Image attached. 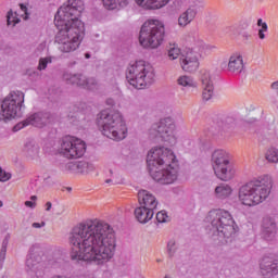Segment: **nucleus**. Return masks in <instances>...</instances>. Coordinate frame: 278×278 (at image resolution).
<instances>
[{"label":"nucleus","instance_id":"obj_28","mask_svg":"<svg viewBox=\"0 0 278 278\" xmlns=\"http://www.w3.org/2000/svg\"><path fill=\"white\" fill-rule=\"evenodd\" d=\"M101 2L105 10H118L129 4V0H101Z\"/></svg>","mask_w":278,"mask_h":278},{"label":"nucleus","instance_id":"obj_38","mask_svg":"<svg viewBox=\"0 0 278 278\" xmlns=\"http://www.w3.org/2000/svg\"><path fill=\"white\" fill-rule=\"evenodd\" d=\"M8 249L5 248V245L2 247L1 252H0V257L2 260H5V253H7Z\"/></svg>","mask_w":278,"mask_h":278},{"label":"nucleus","instance_id":"obj_27","mask_svg":"<svg viewBox=\"0 0 278 278\" xmlns=\"http://www.w3.org/2000/svg\"><path fill=\"white\" fill-rule=\"evenodd\" d=\"M233 189L227 184H220L215 188V197L217 199H228L231 197Z\"/></svg>","mask_w":278,"mask_h":278},{"label":"nucleus","instance_id":"obj_49","mask_svg":"<svg viewBox=\"0 0 278 278\" xmlns=\"http://www.w3.org/2000/svg\"><path fill=\"white\" fill-rule=\"evenodd\" d=\"M165 278H170V277H168V276H165Z\"/></svg>","mask_w":278,"mask_h":278},{"label":"nucleus","instance_id":"obj_22","mask_svg":"<svg viewBox=\"0 0 278 278\" xmlns=\"http://www.w3.org/2000/svg\"><path fill=\"white\" fill-rule=\"evenodd\" d=\"M194 18H197V10L194 8H188L178 16V26L186 29Z\"/></svg>","mask_w":278,"mask_h":278},{"label":"nucleus","instance_id":"obj_16","mask_svg":"<svg viewBox=\"0 0 278 278\" xmlns=\"http://www.w3.org/2000/svg\"><path fill=\"white\" fill-rule=\"evenodd\" d=\"M21 18H23V21H27V18H29V13L27 12V7L25 4H20L18 11H9L7 15L8 25H12V27H14L21 23Z\"/></svg>","mask_w":278,"mask_h":278},{"label":"nucleus","instance_id":"obj_11","mask_svg":"<svg viewBox=\"0 0 278 278\" xmlns=\"http://www.w3.org/2000/svg\"><path fill=\"white\" fill-rule=\"evenodd\" d=\"M25 103V93L23 91H11L7 98L2 101L1 110L2 116L7 121L16 118Z\"/></svg>","mask_w":278,"mask_h":278},{"label":"nucleus","instance_id":"obj_3","mask_svg":"<svg viewBox=\"0 0 278 278\" xmlns=\"http://www.w3.org/2000/svg\"><path fill=\"white\" fill-rule=\"evenodd\" d=\"M149 173L159 184H175L179 175V164L173 150L164 147L152 148L147 155Z\"/></svg>","mask_w":278,"mask_h":278},{"label":"nucleus","instance_id":"obj_32","mask_svg":"<svg viewBox=\"0 0 278 278\" xmlns=\"http://www.w3.org/2000/svg\"><path fill=\"white\" fill-rule=\"evenodd\" d=\"M10 179H12V174L0 167V181H10Z\"/></svg>","mask_w":278,"mask_h":278},{"label":"nucleus","instance_id":"obj_20","mask_svg":"<svg viewBox=\"0 0 278 278\" xmlns=\"http://www.w3.org/2000/svg\"><path fill=\"white\" fill-rule=\"evenodd\" d=\"M139 203L143 207H148L150 210H155L157 207V200L155 197L147 190H141L138 192Z\"/></svg>","mask_w":278,"mask_h":278},{"label":"nucleus","instance_id":"obj_41","mask_svg":"<svg viewBox=\"0 0 278 278\" xmlns=\"http://www.w3.org/2000/svg\"><path fill=\"white\" fill-rule=\"evenodd\" d=\"M51 207H52L51 202H47V203H46V211H47V212L51 211Z\"/></svg>","mask_w":278,"mask_h":278},{"label":"nucleus","instance_id":"obj_14","mask_svg":"<svg viewBox=\"0 0 278 278\" xmlns=\"http://www.w3.org/2000/svg\"><path fill=\"white\" fill-rule=\"evenodd\" d=\"M199 81L202 86V99L210 101L214 97V81L212 80V73L208 70H201L199 72Z\"/></svg>","mask_w":278,"mask_h":278},{"label":"nucleus","instance_id":"obj_40","mask_svg":"<svg viewBox=\"0 0 278 278\" xmlns=\"http://www.w3.org/2000/svg\"><path fill=\"white\" fill-rule=\"evenodd\" d=\"M271 90H275L278 93V81L271 84Z\"/></svg>","mask_w":278,"mask_h":278},{"label":"nucleus","instance_id":"obj_2","mask_svg":"<svg viewBox=\"0 0 278 278\" xmlns=\"http://www.w3.org/2000/svg\"><path fill=\"white\" fill-rule=\"evenodd\" d=\"M86 7L84 0H67L56 12L54 25L58 29L54 45L61 53L77 51L86 36V23L81 21Z\"/></svg>","mask_w":278,"mask_h":278},{"label":"nucleus","instance_id":"obj_43","mask_svg":"<svg viewBox=\"0 0 278 278\" xmlns=\"http://www.w3.org/2000/svg\"><path fill=\"white\" fill-rule=\"evenodd\" d=\"M200 47L203 49L205 47V43L203 41H199Z\"/></svg>","mask_w":278,"mask_h":278},{"label":"nucleus","instance_id":"obj_9","mask_svg":"<svg viewBox=\"0 0 278 278\" xmlns=\"http://www.w3.org/2000/svg\"><path fill=\"white\" fill-rule=\"evenodd\" d=\"M215 177L220 181H231L236 177V167L231 164V155L223 149L215 150L211 157Z\"/></svg>","mask_w":278,"mask_h":278},{"label":"nucleus","instance_id":"obj_1","mask_svg":"<svg viewBox=\"0 0 278 278\" xmlns=\"http://www.w3.org/2000/svg\"><path fill=\"white\" fill-rule=\"evenodd\" d=\"M71 260L108 264L116 252V235L108 223L93 220L76 225L68 237Z\"/></svg>","mask_w":278,"mask_h":278},{"label":"nucleus","instance_id":"obj_24","mask_svg":"<svg viewBox=\"0 0 278 278\" xmlns=\"http://www.w3.org/2000/svg\"><path fill=\"white\" fill-rule=\"evenodd\" d=\"M153 208L147 206H139L135 210V218L138 223L147 224L153 218Z\"/></svg>","mask_w":278,"mask_h":278},{"label":"nucleus","instance_id":"obj_44","mask_svg":"<svg viewBox=\"0 0 278 278\" xmlns=\"http://www.w3.org/2000/svg\"><path fill=\"white\" fill-rule=\"evenodd\" d=\"M85 58L88 60V59H90V54L89 53H86L85 54Z\"/></svg>","mask_w":278,"mask_h":278},{"label":"nucleus","instance_id":"obj_18","mask_svg":"<svg viewBox=\"0 0 278 278\" xmlns=\"http://www.w3.org/2000/svg\"><path fill=\"white\" fill-rule=\"evenodd\" d=\"M65 79L68 81V84H73L75 86H81L83 88H87V90H92V86L97 84L94 78L87 79L84 75H73L71 78L68 76H65Z\"/></svg>","mask_w":278,"mask_h":278},{"label":"nucleus","instance_id":"obj_8","mask_svg":"<svg viewBox=\"0 0 278 278\" xmlns=\"http://www.w3.org/2000/svg\"><path fill=\"white\" fill-rule=\"evenodd\" d=\"M207 223H211L213 233L219 238H231L236 233V222L231 214L223 210L211 211L206 217Z\"/></svg>","mask_w":278,"mask_h":278},{"label":"nucleus","instance_id":"obj_35","mask_svg":"<svg viewBox=\"0 0 278 278\" xmlns=\"http://www.w3.org/2000/svg\"><path fill=\"white\" fill-rule=\"evenodd\" d=\"M38 197L36 195H31L30 197V201H26L25 205L26 207H30L31 210H34V207H36V201H37Z\"/></svg>","mask_w":278,"mask_h":278},{"label":"nucleus","instance_id":"obj_45","mask_svg":"<svg viewBox=\"0 0 278 278\" xmlns=\"http://www.w3.org/2000/svg\"><path fill=\"white\" fill-rule=\"evenodd\" d=\"M105 184H112V179H106Z\"/></svg>","mask_w":278,"mask_h":278},{"label":"nucleus","instance_id":"obj_31","mask_svg":"<svg viewBox=\"0 0 278 278\" xmlns=\"http://www.w3.org/2000/svg\"><path fill=\"white\" fill-rule=\"evenodd\" d=\"M156 220L157 223H166L168 220V214H166V211H160L156 214Z\"/></svg>","mask_w":278,"mask_h":278},{"label":"nucleus","instance_id":"obj_4","mask_svg":"<svg viewBox=\"0 0 278 278\" xmlns=\"http://www.w3.org/2000/svg\"><path fill=\"white\" fill-rule=\"evenodd\" d=\"M273 185L274 180L270 175H263L245 182L239 188V203L245 207H255L264 203L270 197Z\"/></svg>","mask_w":278,"mask_h":278},{"label":"nucleus","instance_id":"obj_15","mask_svg":"<svg viewBox=\"0 0 278 278\" xmlns=\"http://www.w3.org/2000/svg\"><path fill=\"white\" fill-rule=\"evenodd\" d=\"M199 54L193 50H189L180 58V66L185 73H194L200 66Z\"/></svg>","mask_w":278,"mask_h":278},{"label":"nucleus","instance_id":"obj_6","mask_svg":"<svg viewBox=\"0 0 278 278\" xmlns=\"http://www.w3.org/2000/svg\"><path fill=\"white\" fill-rule=\"evenodd\" d=\"M127 81L132 88L142 90L149 84H153L155 79V70L143 60L136 61L129 64L126 74Z\"/></svg>","mask_w":278,"mask_h":278},{"label":"nucleus","instance_id":"obj_47","mask_svg":"<svg viewBox=\"0 0 278 278\" xmlns=\"http://www.w3.org/2000/svg\"><path fill=\"white\" fill-rule=\"evenodd\" d=\"M110 175H113L114 173L112 170H109Z\"/></svg>","mask_w":278,"mask_h":278},{"label":"nucleus","instance_id":"obj_36","mask_svg":"<svg viewBox=\"0 0 278 278\" xmlns=\"http://www.w3.org/2000/svg\"><path fill=\"white\" fill-rule=\"evenodd\" d=\"M257 27H261V31H268V24L262 18L257 20Z\"/></svg>","mask_w":278,"mask_h":278},{"label":"nucleus","instance_id":"obj_29","mask_svg":"<svg viewBox=\"0 0 278 278\" xmlns=\"http://www.w3.org/2000/svg\"><path fill=\"white\" fill-rule=\"evenodd\" d=\"M265 160H267V162H269V164H278V149L269 148L266 151Z\"/></svg>","mask_w":278,"mask_h":278},{"label":"nucleus","instance_id":"obj_30","mask_svg":"<svg viewBox=\"0 0 278 278\" xmlns=\"http://www.w3.org/2000/svg\"><path fill=\"white\" fill-rule=\"evenodd\" d=\"M167 55L169 60H177V58L181 55V49H179V47H177L176 45H173L169 47Z\"/></svg>","mask_w":278,"mask_h":278},{"label":"nucleus","instance_id":"obj_5","mask_svg":"<svg viewBox=\"0 0 278 278\" xmlns=\"http://www.w3.org/2000/svg\"><path fill=\"white\" fill-rule=\"evenodd\" d=\"M98 125L101 127V134L111 140L121 142L127 138L128 129L125 117L121 112L103 110L99 114Z\"/></svg>","mask_w":278,"mask_h":278},{"label":"nucleus","instance_id":"obj_19","mask_svg":"<svg viewBox=\"0 0 278 278\" xmlns=\"http://www.w3.org/2000/svg\"><path fill=\"white\" fill-rule=\"evenodd\" d=\"M135 3L143 10H162L165 5L170 3V0H135Z\"/></svg>","mask_w":278,"mask_h":278},{"label":"nucleus","instance_id":"obj_23","mask_svg":"<svg viewBox=\"0 0 278 278\" xmlns=\"http://www.w3.org/2000/svg\"><path fill=\"white\" fill-rule=\"evenodd\" d=\"M67 168L72 170V173H78L80 175H88V173H92V170H94V166L86 161L68 163Z\"/></svg>","mask_w":278,"mask_h":278},{"label":"nucleus","instance_id":"obj_34","mask_svg":"<svg viewBox=\"0 0 278 278\" xmlns=\"http://www.w3.org/2000/svg\"><path fill=\"white\" fill-rule=\"evenodd\" d=\"M29 125V122L28 119L26 118L25 121L16 124L14 127H13V131H21V129H24V127H28Z\"/></svg>","mask_w":278,"mask_h":278},{"label":"nucleus","instance_id":"obj_42","mask_svg":"<svg viewBox=\"0 0 278 278\" xmlns=\"http://www.w3.org/2000/svg\"><path fill=\"white\" fill-rule=\"evenodd\" d=\"M106 104H108V105H114V100H113V99L106 100Z\"/></svg>","mask_w":278,"mask_h":278},{"label":"nucleus","instance_id":"obj_46","mask_svg":"<svg viewBox=\"0 0 278 278\" xmlns=\"http://www.w3.org/2000/svg\"><path fill=\"white\" fill-rule=\"evenodd\" d=\"M0 207H3V202L0 200Z\"/></svg>","mask_w":278,"mask_h":278},{"label":"nucleus","instance_id":"obj_13","mask_svg":"<svg viewBox=\"0 0 278 278\" xmlns=\"http://www.w3.org/2000/svg\"><path fill=\"white\" fill-rule=\"evenodd\" d=\"M222 68H226L228 73L240 75L244 71V56L240 52H232L228 56V61L220 63Z\"/></svg>","mask_w":278,"mask_h":278},{"label":"nucleus","instance_id":"obj_12","mask_svg":"<svg viewBox=\"0 0 278 278\" xmlns=\"http://www.w3.org/2000/svg\"><path fill=\"white\" fill-rule=\"evenodd\" d=\"M150 138H159L169 144H175L177 139L175 138V122L170 117L161 119L154 124L150 129Z\"/></svg>","mask_w":278,"mask_h":278},{"label":"nucleus","instance_id":"obj_7","mask_svg":"<svg viewBox=\"0 0 278 278\" xmlns=\"http://www.w3.org/2000/svg\"><path fill=\"white\" fill-rule=\"evenodd\" d=\"M166 27L160 20H148L140 29L139 42L143 49H157L164 42Z\"/></svg>","mask_w":278,"mask_h":278},{"label":"nucleus","instance_id":"obj_39","mask_svg":"<svg viewBox=\"0 0 278 278\" xmlns=\"http://www.w3.org/2000/svg\"><path fill=\"white\" fill-rule=\"evenodd\" d=\"M33 227H34L35 229H40V227H45V222H42L41 224H40V223H34V224H33Z\"/></svg>","mask_w":278,"mask_h":278},{"label":"nucleus","instance_id":"obj_21","mask_svg":"<svg viewBox=\"0 0 278 278\" xmlns=\"http://www.w3.org/2000/svg\"><path fill=\"white\" fill-rule=\"evenodd\" d=\"M263 236L268 241L275 240V236H277V225L270 217L263 219Z\"/></svg>","mask_w":278,"mask_h":278},{"label":"nucleus","instance_id":"obj_26","mask_svg":"<svg viewBox=\"0 0 278 278\" xmlns=\"http://www.w3.org/2000/svg\"><path fill=\"white\" fill-rule=\"evenodd\" d=\"M28 125H33V127L42 128L47 123H49V115L45 113H35L27 117Z\"/></svg>","mask_w":278,"mask_h":278},{"label":"nucleus","instance_id":"obj_10","mask_svg":"<svg viewBox=\"0 0 278 278\" xmlns=\"http://www.w3.org/2000/svg\"><path fill=\"white\" fill-rule=\"evenodd\" d=\"M59 153L67 160H78V157H84L86 154V141L76 137H65L61 140Z\"/></svg>","mask_w":278,"mask_h":278},{"label":"nucleus","instance_id":"obj_17","mask_svg":"<svg viewBox=\"0 0 278 278\" xmlns=\"http://www.w3.org/2000/svg\"><path fill=\"white\" fill-rule=\"evenodd\" d=\"M262 275H277L278 274V261L273 260L270 256H264L261 261Z\"/></svg>","mask_w":278,"mask_h":278},{"label":"nucleus","instance_id":"obj_37","mask_svg":"<svg viewBox=\"0 0 278 278\" xmlns=\"http://www.w3.org/2000/svg\"><path fill=\"white\" fill-rule=\"evenodd\" d=\"M266 31L267 30L258 29V38H260V40H264L266 38Z\"/></svg>","mask_w":278,"mask_h":278},{"label":"nucleus","instance_id":"obj_25","mask_svg":"<svg viewBox=\"0 0 278 278\" xmlns=\"http://www.w3.org/2000/svg\"><path fill=\"white\" fill-rule=\"evenodd\" d=\"M177 84L185 90H198L199 89V83L192 76L181 75L177 78Z\"/></svg>","mask_w":278,"mask_h":278},{"label":"nucleus","instance_id":"obj_33","mask_svg":"<svg viewBox=\"0 0 278 278\" xmlns=\"http://www.w3.org/2000/svg\"><path fill=\"white\" fill-rule=\"evenodd\" d=\"M47 64H51V58L40 59L38 65L39 71H45V68H47Z\"/></svg>","mask_w":278,"mask_h":278},{"label":"nucleus","instance_id":"obj_48","mask_svg":"<svg viewBox=\"0 0 278 278\" xmlns=\"http://www.w3.org/2000/svg\"><path fill=\"white\" fill-rule=\"evenodd\" d=\"M134 278H142L141 276H135Z\"/></svg>","mask_w":278,"mask_h":278}]
</instances>
